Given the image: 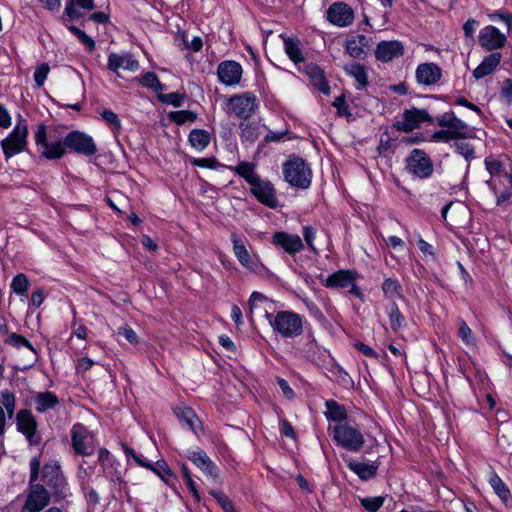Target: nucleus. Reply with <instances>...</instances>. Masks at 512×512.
Returning a JSON list of instances; mask_svg holds the SVG:
<instances>
[{
	"label": "nucleus",
	"mask_w": 512,
	"mask_h": 512,
	"mask_svg": "<svg viewBox=\"0 0 512 512\" xmlns=\"http://www.w3.org/2000/svg\"><path fill=\"white\" fill-rule=\"evenodd\" d=\"M275 332L285 338H294L302 334V317L291 311H280L270 321Z\"/></svg>",
	"instance_id": "nucleus-1"
},
{
	"label": "nucleus",
	"mask_w": 512,
	"mask_h": 512,
	"mask_svg": "<svg viewBox=\"0 0 512 512\" xmlns=\"http://www.w3.org/2000/svg\"><path fill=\"white\" fill-rule=\"evenodd\" d=\"M485 165L491 178L488 184L491 188H498L503 181L510 182L512 178V160L506 155L489 156L485 160Z\"/></svg>",
	"instance_id": "nucleus-2"
},
{
	"label": "nucleus",
	"mask_w": 512,
	"mask_h": 512,
	"mask_svg": "<svg viewBox=\"0 0 512 512\" xmlns=\"http://www.w3.org/2000/svg\"><path fill=\"white\" fill-rule=\"evenodd\" d=\"M285 180L297 188L306 189L311 183L312 171L301 158H292L284 164Z\"/></svg>",
	"instance_id": "nucleus-3"
},
{
	"label": "nucleus",
	"mask_w": 512,
	"mask_h": 512,
	"mask_svg": "<svg viewBox=\"0 0 512 512\" xmlns=\"http://www.w3.org/2000/svg\"><path fill=\"white\" fill-rule=\"evenodd\" d=\"M35 141L40 147L41 154L47 159L61 158L66 151L67 146L65 140L61 141L52 135V132H47L46 126L40 125L35 135Z\"/></svg>",
	"instance_id": "nucleus-4"
},
{
	"label": "nucleus",
	"mask_w": 512,
	"mask_h": 512,
	"mask_svg": "<svg viewBox=\"0 0 512 512\" xmlns=\"http://www.w3.org/2000/svg\"><path fill=\"white\" fill-rule=\"evenodd\" d=\"M333 439L349 451L357 452L364 444L363 434L348 424L336 425L332 429Z\"/></svg>",
	"instance_id": "nucleus-5"
},
{
	"label": "nucleus",
	"mask_w": 512,
	"mask_h": 512,
	"mask_svg": "<svg viewBox=\"0 0 512 512\" xmlns=\"http://www.w3.org/2000/svg\"><path fill=\"white\" fill-rule=\"evenodd\" d=\"M28 127L25 123H19L13 131L1 142L5 157L8 159L26 150Z\"/></svg>",
	"instance_id": "nucleus-6"
},
{
	"label": "nucleus",
	"mask_w": 512,
	"mask_h": 512,
	"mask_svg": "<svg viewBox=\"0 0 512 512\" xmlns=\"http://www.w3.org/2000/svg\"><path fill=\"white\" fill-rule=\"evenodd\" d=\"M407 169L419 178H427L433 173V163L423 150L414 149L407 158Z\"/></svg>",
	"instance_id": "nucleus-7"
},
{
	"label": "nucleus",
	"mask_w": 512,
	"mask_h": 512,
	"mask_svg": "<svg viewBox=\"0 0 512 512\" xmlns=\"http://www.w3.org/2000/svg\"><path fill=\"white\" fill-rule=\"evenodd\" d=\"M65 145L74 152L90 156L97 149L92 137L80 131H72L65 137Z\"/></svg>",
	"instance_id": "nucleus-8"
},
{
	"label": "nucleus",
	"mask_w": 512,
	"mask_h": 512,
	"mask_svg": "<svg viewBox=\"0 0 512 512\" xmlns=\"http://www.w3.org/2000/svg\"><path fill=\"white\" fill-rule=\"evenodd\" d=\"M49 501L48 491L39 484H32L22 512H40L49 504Z\"/></svg>",
	"instance_id": "nucleus-9"
},
{
	"label": "nucleus",
	"mask_w": 512,
	"mask_h": 512,
	"mask_svg": "<svg viewBox=\"0 0 512 512\" xmlns=\"http://www.w3.org/2000/svg\"><path fill=\"white\" fill-rule=\"evenodd\" d=\"M431 117L425 110L416 108L406 110L403 114V120L395 124L399 131L411 132L420 127L423 122H430Z\"/></svg>",
	"instance_id": "nucleus-10"
},
{
	"label": "nucleus",
	"mask_w": 512,
	"mask_h": 512,
	"mask_svg": "<svg viewBox=\"0 0 512 512\" xmlns=\"http://www.w3.org/2000/svg\"><path fill=\"white\" fill-rule=\"evenodd\" d=\"M72 444L76 453L90 455L93 453V437L87 429L78 424L72 429Z\"/></svg>",
	"instance_id": "nucleus-11"
},
{
	"label": "nucleus",
	"mask_w": 512,
	"mask_h": 512,
	"mask_svg": "<svg viewBox=\"0 0 512 512\" xmlns=\"http://www.w3.org/2000/svg\"><path fill=\"white\" fill-rule=\"evenodd\" d=\"M230 109L240 118H249L255 112L256 97L250 93L230 98Z\"/></svg>",
	"instance_id": "nucleus-12"
},
{
	"label": "nucleus",
	"mask_w": 512,
	"mask_h": 512,
	"mask_svg": "<svg viewBox=\"0 0 512 512\" xmlns=\"http://www.w3.org/2000/svg\"><path fill=\"white\" fill-rule=\"evenodd\" d=\"M328 20L337 26L345 27L352 23L354 18L353 10L343 2L332 4L327 11Z\"/></svg>",
	"instance_id": "nucleus-13"
},
{
	"label": "nucleus",
	"mask_w": 512,
	"mask_h": 512,
	"mask_svg": "<svg viewBox=\"0 0 512 512\" xmlns=\"http://www.w3.org/2000/svg\"><path fill=\"white\" fill-rule=\"evenodd\" d=\"M17 427L22 432L30 444H37L38 441L35 438V432L37 428V422L29 410H20L16 416Z\"/></svg>",
	"instance_id": "nucleus-14"
},
{
	"label": "nucleus",
	"mask_w": 512,
	"mask_h": 512,
	"mask_svg": "<svg viewBox=\"0 0 512 512\" xmlns=\"http://www.w3.org/2000/svg\"><path fill=\"white\" fill-rule=\"evenodd\" d=\"M272 242L291 255L300 252L304 247L303 241L298 235L288 234L286 232H276L273 235Z\"/></svg>",
	"instance_id": "nucleus-15"
},
{
	"label": "nucleus",
	"mask_w": 512,
	"mask_h": 512,
	"mask_svg": "<svg viewBox=\"0 0 512 512\" xmlns=\"http://www.w3.org/2000/svg\"><path fill=\"white\" fill-rule=\"evenodd\" d=\"M251 192L263 204L274 208L277 205L275 189L269 182L257 179L251 184Z\"/></svg>",
	"instance_id": "nucleus-16"
},
{
	"label": "nucleus",
	"mask_w": 512,
	"mask_h": 512,
	"mask_svg": "<svg viewBox=\"0 0 512 512\" xmlns=\"http://www.w3.org/2000/svg\"><path fill=\"white\" fill-rule=\"evenodd\" d=\"M217 75L222 83L226 85H233L240 81L242 68L235 61H224L219 64Z\"/></svg>",
	"instance_id": "nucleus-17"
},
{
	"label": "nucleus",
	"mask_w": 512,
	"mask_h": 512,
	"mask_svg": "<svg viewBox=\"0 0 512 512\" xmlns=\"http://www.w3.org/2000/svg\"><path fill=\"white\" fill-rule=\"evenodd\" d=\"M16 409V398L14 393L9 390H3L1 392V404H0V435L5 433L6 427V416L8 419H12Z\"/></svg>",
	"instance_id": "nucleus-18"
},
{
	"label": "nucleus",
	"mask_w": 512,
	"mask_h": 512,
	"mask_svg": "<svg viewBox=\"0 0 512 512\" xmlns=\"http://www.w3.org/2000/svg\"><path fill=\"white\" fill-rule=\"evenodd\" d=\"M479 41L486 49L494 50L504 46L506 37L494 26H486L481 31Z\"/></svg>",
	"instance_id": "nucleus-19"
},
{
	"label": "nucleus",
	"mask_w": 512,
	"mask_h": 512,
	"mask_svg": "<svg viewBox=\"0 0 512 512\" xmlns=\"http://www.w3.org/2000/svg\"><path fill=\"white\" fill-rule=\"evenodd\" d=\"M138 67V61L129 54L111 53L108 57V68L113 72L118 73L120 69L136 71Z\"/></svg>",
	"instance_id": "nucleus-20"
},
{
	"label": "nucleus",
	"mask_w": 512,
	"mask_h": 512,
	"mask_svg": "<svg viewBox=\"0 0 512 512\" xmlns=\"http://www.w3.org/2000/svg\"><path fill=\"white\" fill-rule=\"evenodd\" d=\"M438 124L441 127H445L452 136H455L457 139L464 138L466 133V124L458 119L454 113H445L438 118Z\"/></svg>",
	"instance_id": "nucleus-21"
},
{
	"label": "nucleus",
	"mask_w": 512,
	"mask_h": 512,
	"mask_svg": "<svg viewBox=\"0 0 512 512\" xmlns=\"http://www.w3.org/2000/svg\"><path fill=\"white\" fill-rule=\"evenodd\" d=\"M370 46V40L364 35L351 36L346 41V51L355 59L363 58Z\"/></svg>",
	"instance_id": "nucleus-22"
},
{
	"label": "nucleus",
	"mask_w": 512,
	"mask_h": 512,
	"mask_svg": "<svg viewBox=\"0 0 512 512\" xmlns=\"http://www.w3.org/2000/svg\"><path fill=\"white\" fill-rule=\"evenodd\" d=\"M233 251L239 262L247 269L255 271L257 269V261L247 250L244 242L237 237H233Z\"/></svg>",
	"instance_id": "nucleus-23"
},
{
	"label": "nucleus",
	"mask_w": 512,
	"mask_h": 512,
	"mask_svg": "<svg viewBox=\"0 0 512 512\" xmlns=\"http://www.w3.org/2000/svg\"><path fill=\"white\" fill-rule=\"evenodd\" d=\"M441 76L440 68L434 63H424L418 66L416 78L419 83L431 85L436 83Z\"/></svg>",
	"instance_id": "nucleus-24"
},
{
	"label": "nucleus",
	"mask_w": 512,
	"mask_h": 512,
	"mask_svg": "<svg viewBox=\"0 0 512 512\" xmlns=\"http://www.w3.org/2000/svg\"><path fill=\"white\" fill-rule=\"evenodd\" d=\"M402 49V45L397 41H383L377 46L376 57L381 61L388 62L401 55Z\"/></svg>",
	"instance_id": "nucleus-25"
},
{
	"label": "nucleus",
	"mask_w": 512,
	"mask_h": 512,
	"mask_svg": "<svg viewBox=\"0 0 512 512\" xmlns=\"http://www.w3.org/2000/svg\"><path fill=\"white\" fill-rule=\"evenodd\" d=\"M355 282L354 273L349 270H340L330 275L325 286L328 288H348Z\"/></svg>",
	"instance_id": "nucleus-26"
},
{
	"label": "nucleus",
	"mask_w": 512,
	"mask_h": 512,
	"mask_svg": "<svg viewBox=\"0 0 512 512\" xmlns=\"http://www.w3.org/2000/svg\"><path fill=\"white\" fill-rule=\"evenodd\" d=\"M188 458L200 468L208 477L217 479L218 469L211 460L202 452H192Z\"/></svg>",
	"instance_id": "nucleus-27"
},
{
	"label": "nucleus",
	"mask_w": 512,
	"mask_h": 512,
	"mask_svg": "<svg viewBox=\"0 0 512 512\" xmlns=\"http://www.w3.org/2000/svg\"><path fill=\"white\" fill-rule=\"evenodd\" d=\"M501 61L500 53H493L486 57L482 63L473 71V75L476 79L483 78L491 74Z\"/></svg>",
	"instance_id": "nucleus-28"
},
{
	"label": "nucleus",
	"mask_w": 512,
	"mask_h": 512,
	"mask_svg": "<svg viewBox=\"0 0 512 512\" xmlns=\"http://www.w3.org/2000/svg\"><path fill=\"white\" fill-rule=\"evenodd\" d=\"M305 71L315 87L325 94L329 93V86L325 80L323 71L318 66L312 64L307 65Z\"/></svg>",
	"instance_id": "nucleus-29"
},
{
	"label": "nucleus",
	"mask_w": 512,
	"mask_h": 512,
	"mask_svg": "<svg viewBox=\"0 0 512 512\" xmlns=\"http://www.w3.org/2000/svg\"><path fill=\"white\" fill-rule=\"evenodd\" d=\"M267 303L268 299L263 294L259 292H253L249 300L250 318L252 319L254 314H264L265 317L269 318L270 314L265 307Z\"/></svg>",
	"instance_id": "nucleus-30"
},
{
	"label": "nucleus",
	"mask_w": 512,
	"mask_h": 512,
	"mask_svg": "<svg viewBox=\"0 0 512 512\" xmlns=\"http://www.w3.org/2000/svg\"><path fill=\"white\" fill-rule=\"evenodd\" d=\"M175 413L180 421L185 423L190 430L196 432L200 427V420L191 408L177 407Z\"/></svg>",
	"instance_id": "nucleus-31"
},
{
	"label": "nucleus",
	"mask_w": 512,
	"mask_h": 512,
	"mask_svg": "<svg viewBox=\"0 0 512 512\" xmlns=\"http://www.w3.org/2000/svg\"><path fill=\"white\" fill-rule=\"evenodd\" d=\"M489 483L493 490L495 491V493L500 497V499L504 503H507L511 499L509 489L497 474H491L489 478Z\"/></svg>",
	"instance_id": "nucleus-32"
},
{
	"label": "nucleus",
	"mask_w": 512,
	"mask_h": 512,
	"mask_svg": "<svg viewBox=\"0 0 512 512\" xmlns=\"http://www.w3.org/2000/svg\"><path fill=\"white\" fill-rule=\"evenodd\" d=\"M284 47H285L286 54L295 64H298V63L304 61V57L302 54V50H301L299 41H295L290 38L285 39Z\"/></svg>",
	"instance_id": "nucleus-33"
},
{
	"label": "nucleus",
	"mask_w": 512,
	"mask_h": 512,
	"mask_svg": "<svg viewBox=\"0 0 512 512\" xmlns=\"http://www.w3.org/2000/svg\"><path fill=\"white\" fill-rule=\"evenodd\" d=\"M348 467L363 480L372 478L377 471V467L374 465L362 464L355 461H349Z\"/></svg>",
	"instance_id": "nucleus-34"
},
{
	"label": "nucleus",
	"mask_w": 512,
	"mask_h": 512,
	"mask_svg": "<svg viewBox=\"0 0 512 512\" xmlns=\"http://www.w3.org/2000/svg\"><path fill=\"white\" fill-rule=\"evenodd\" d=\"M190 144L198 149H205L210 143V134L205 130H193L189 135Z\"/></svg>",
	"instance_id": "nucleus-35"
},
{
	"label": "nucleus",
	"mask_w": 512,
	"mask_h": 512,
	"mask_svg": "<svg viewBox=\"0 0 512 512\" xmlns=\"http://www.w3.org/2000/svg\"><path fill=\"white\" fill-rule=\"evenodd\" d=\"M36 409L44 412L48 409L55 407L58 404V399L50 392L39 393L35 399Z\"/></svg>",
	"instance_id": "nucleus-36"
},
{
	"label": "nucleus",
	"mask_w": 512,
	"mask_h": 512,
	"mask_svg": "<svg viewBox=\"0 0 512 512\" xmlns=\"http://www.w3.org/2000/svg\"><path fill=\"white\" fill-rule=\"evenodd\" d=\"M326 407H327L326 414H327L328 419L335 421V422H340V421H343L344 419H346L347 413H346L345 408L343 406L339 405L336 401H334V400L327 401Z\"/></svg>",
	"instance_id": "nucleus-37"
},
{
	"label": "nucleus",
	"mask_w": 512,
	"mask_h": 512,
	"mask_svg": "<svg viewBox=\"0 0 512 512\" xmlns=\"http://www.w3.org/2000/svg\"><path fill=\"white\" fill-rule=\"evenodd\" d=\"M497 196V205L504 204L512 196V178L510 182L503 181L498 188H491Z\"/></svg>",
	"instance_id": "nucleus-38"
},
{
	"label": "nucleus",
	"mask_w": 512,
	"mask_h": 512,
	"mask_svg": "<svg viewBox=\"0 0 512 512\" xmlns=\"http://www.w3.org/2000/svg\"><path fill=\"white\" fill-rule=\"evenodd\" d=\"M11 287L18 295H26L29 288V280L26 275L19 273L13 278Z\"/></svg>",
	"instance_id": "nucleus-39"
},
{
	"label": "nucleus",
	"mask_w": 512,
	"mask_h": 512,
	"mask_svg": "<svg viewBox=\"0 0 512 512\" xmlns=\"http://www.w3.org/2000/svg\"><path fill=\"white\" fill-rule=\"evenodd\" d=\"M382 291L386 297L391 299L395 298L396 296H401L400 284L391 278H388L383 282Z\"/></svg>",
	"instance_id": "nucleus-40"
},
{
	"label": "nucleus",
	"mask_w": 512,
	"mask_h": 512,
	"mask_svg": "<svg viewBox=\"0 0 512 512\" xmlns=\"http://www.w3.org/2000/svg\"><path fill=\"white\" fill-rule=\"evenodd\" d=\"M236 171L239 175H241L245 180L251 185L254 183L259 177L254 174V166L248 162H241Z\"/></svg>",
	"instance_id": "nucleus-41"
},
{
	"label": "nucleus",
	"mask_w": 512,
	"mask_h": 512,
	"mask_svg": "<svg viewBox=\"0 0 512 512\" xmlns=\"http://www.w3.org/2000/svg\"><path fill=\"white\" fill-rule=\"evenodd\" d=\"M170 120L177 124H184L186 122H193L196 119V115L191 111H175L169 114Z\"/></svg>",
	"instance_id": "nucleus-42"
},
{
	"label": "nucleus",
	"mask_w": 512,
	"mask_h": 512,
	"mask_svg": "<svg viewBox=\"0 0 512 512\" xmlns=\"http://www.w3.org/2000/svg\"><path fill=\"white\" fill-rule=\"evenodd\" d=\"M458 336L462 339V341L467 345L474 344V336L470 327L464 322L459 321L458 323Z\"/></svg>",
	"instance_id": "nucleus-43"
},
{
	"label": "nucleus",
	"mask_w": 512,
	"mask_h": 512,
	"mask_svg": "<svg viewBox=\"0 0 512 512\" xmlns=\"http://www.w3.org/2000/svg\"><path fill=\"white\" fill-rule=\"evenodd\" d=\"M360 502L362 506L370 511V512H376L379 510V508L384 503V497H367L360 499Z\"/></svg>",
	"instance_id": "nucleus-44"
},
{
	"label": "nucleus",
	"mask_w": 512,
	"mask_h": 512,
	"mask_svg": "<svg viewBox=\"0 0 512 512\" xmlns=\"http://www.w3.org/2000/svg\"><path fill=\"white\" fill-rule=\"evenodd\" d=\"M140 84L144 87L153 88L155 90L162 89V86L155 73L147 72L140 78Z\"/></svg>",
	"instance_id": "nucleus-45"
},
{
	"label": "nucleus",
	"mask_w": 512,
	"mask_h": 512,
	"mask_svg": "<svg viewBox=\"0 0 512 512\" xmlns=\"http://www.w3.org/2000/svg\"><path fill=\"white\" fill-rule=\"evenodd\" d=\"M389 318H390V326L394 331H397L404 322V317L399 312V309L396 304H393L390 312H389Z\"/></svg>",
	"instance_id": "nucleus-46"
},
{
	"label": "nucleus",
	"mask_w": 512,
	"mask_h": 512,
	"mask_svg": "<svg viewBox=\"0 0 512 512\" xmlns=\"http://www.w3.org/2000/svg\"><path fill=\"white\" fill-rule=\"evenodd\" d=\"M211 494L217 500L224 512H236L231 500L222 492L212 491Z\"/></svg>",
	"instance_id": "nucleus-47"
},
{
	"label": "nucleus",
	"mask_w": 512,
	"mask_h": 512,
	"mask_svg": "<svg viewBox=\"0 0 512 512\" xmlns=\"http://www.w3.org/2000/svg\"><path fill=\"white\" fill-rule=\"evenodd\" d=\"M118 334L124 336V338L130 343V344H138L139 343V337L137 333L127 324L122 325L118 329Z\"/></svg>",
	"instance_id": "nucleus-48"
},
{
	"label": "nucleus",
	"mask_w": 512,
	"mask_h": 512,
	"mask_svg": "<svg viewBox=\"0 0 512 512\" xmlns=\"http://www.w3.org/2000/svg\"><path fill=\"white\" fill-rule=\"evenodd\" d=\"M159 99L163 103L171 104L175 107H180L183 103L184 97L182 94L173 92L168 94H160Z\"/></svg>",
	"instance_id": "nucleus-49"
},
{
	"label": "nucleus",
	"mask_w": 512,
	"mask_h": 512,
	"mask_svg": "<svg viewBox=\"0 0 512 512\" xmlns=\"http://www.w3.org/2000/svg\"><path fill=\"white\" fill-rule=\"evenodd\" d=\"M6 342L9 343L10 345L14 346V347H17V348H19L20 346H26L30 350H33V347L29 343V341L26 338H24L23 336L18 335L16 333L10 334L8 336Z\"/></svg>",
	"instance_id": "nucleus-50"
},
{
	"label": "nucleus",
	"mask_w": 512,
	"mask_h": 512,
	"mask_svg": "<svg viewBox=\"0 0 512 512\" xmlns=\"http://www.w3.org/2000/svg\"><path fill=\"white\" fill-rule=\"evenodd\" d=\"M49 71H50V68H49L48 64H46V63H43L36 68V71L34 73V80L39 87L44 84V81H45Z\"/></svg>",
	"instance_id": "nucleus-51"
},
{
	"label": "nucleus",
	"mask_w": 512,
	"mask_h": 512,
	"mask_svg": "<svg viewBox=\"0 0 512 512\" xmlns=\"http://www.w3.org/2000/svg\"><path fill=\"white\" fill-rule=\"evenodd\" d=\"M349 73L355 77L358 83L364 85L366 83V73L362 66L352 65L349 69Z\"/></svg>",
	"instance_id": "nucleus-52"
},
{
	"label": "nucleus",
	"mask_w": 512,
	"mask_h": 512,
	"mask_svg": "<svg viewBox=\"0 0 512 512\" xmlns=\"http://www.w3.org/2000/svg\"><path fill=\"white\" fill-rule=\"evenodd\" d=\"M303 236H304V240H305L306 244L309 246V248L313 251H316V249L314 247V239L316 236L315 229L311 226H305L303 228Z\"/></svg>",
	"instance_id": "nucleus-53"
},
{
	"label": "nucleus",
	"mask_w": 512,
	"mask_h": 512,
	"mask_svg": "<svg viewBox=\"0 0 512 512\" xmlns=\"http://www.w3.org/2000/svg\"><path fill=\"white\" fill-rule=\"evenodd\" d=\"M102 118L110 125H112L113 127L119 129L120 128V120L118 118V116L111 110H103L102 113Z\"/></svg>",
	"instance_id": "nucleus-54"
},
{
	"label": "nucleus",
	"mask_w": 512,
	"mask_h": 512,
	"mask_svg": "<svg viewBox=\"0 0 512 512\" xmlns=\"http://www.w3.org/2000/svg\"><path fill=\"white\" fill-rule=\"evenodd\" d=\"M94 364V361L88 357H82L78 359L76 363V370L78 373H84L88 371Z\"/></svg>",
	"instance_id": "nucleus-55"
},
{
	"label": "nucleus",
	"mask_w": 512,
	"mask_h": 512,
	"mask_svg": "<svg viewBox=\"0 0 512 512\" xmlns=\"http://www.w3.org/2000/svg\"><path fill=\"white\" fill-rule=\"evenodd\" d=\"M431 139H432V141H436V142H439V141L448 142L450 140L457 139V138L455 136H452V134L448 130L445 129V130L435 132L432 135Z\"/></svg>",
	"instance_id": "nucleus-56"
},
{
	"label": "nucleus",
	"mask_w": 512,
	"mask_h": 512,
	"mask_svg": "<svg viewBox=\"0 0 512 512\" xmlns=\"http://www.w3.org/2000/svg\"><path fill=\"white\" fill-rule=\"evenodd\" d=\"M489 17L492 21L501 20V21L507 23L508 27H510L512 25V14H510V13L501 11V12H496L494 14H490Z\"/></svg>",
	"instance_id": "nucleus-57"
},
{
	"label": "nucleus",
	"mask_w": 512,
	"mask_h": 512,
	"mask_svg": "<svg viewBox=\"0 0 512 512\" xmlns=\"http://www.w3.org/2000/svg\"><path fill=\"white\" fill-rule=\"evenodd\" d=\"M183 42L187 49H191L194 52H198L202 48V39L199 37H194L190 42L186 40L185 36H183Z\"/></svg>",
	"instance_id": "nucleus-58"
},
{
	"label": "nucleus",
	"mask_w": 512,
	"mask_h": 512,
	"mask_svg": "<svg viewBox=\"0 0 512 512\" xmlns=\"http://www.w3.org/2000/svg\"><path fill=\"white\" fill-rule=\"evenodd\" d=\"M65 15L70 19H77L81 16L73 1L68 0L65 8Z\"/></svg>",
	"instance_id": "nucleus-59"
},
{
	"label": "nucleus",
	"mask_w": 512,
	"mask_h": 512,
	"mask_svg": "<svg viewBox=\"0 0 512 512\" xmlns=\"http://www.w3.org/2000/svg\"><path fill=\"white\" fill-rule=\"evenodd\" d=\"M45 298L44 290L41 288L36 289L31 295L32 305L39 307Z\"/></svg>",
	"instance_id": "nucleus-60"
},
{
	"label": "nucleus",
	"mask_w": 512,
	"mask_h": 512,
	"mask_svg": "<svg viewBox=\"0 0 512 512\" xmlns=\"http://www.w3.org/2000/svg\"><path fill=\"white\" fill-rule=\"evenodd\" d=\"M192 163L195 166L206 167V168H214L216 166L215 158H202V159H194Z\"/></svg>",
	"instance_id": "nucleus-61"
},
{
	"label": "nucleus",
	"mask_w": 512,
	"mask_h": 512,
	"mask_svg": "<svg viewBox=\"0 0 512 512\" xmlns=\"http://www.w3.org/2000/svg\"><path fill=\"white\" fill-rule=\"evenodd\" d=\"M355 347L357 348L358 351H360L362 354H364L366 356L374 357V358L378 357V354L371 347H369L366 344L356 343Z\"/></svg>",
	"instance_id": "nucleus-62"
},
{
	"label": "nucleus",
	"mask_w": 512,
	"mask_h": 512,
	"mask_svg": "<svg viewBox=\"0 0 512 512\" xmlns=\"http://www.w3.org/2000/svg\"><path fill=\"white\" fill-rule=\"evenodd\" d=\"M278 384L282 390L283 395L288 398L292 399L294 397V392L292 388L288 385V383L284 379H278Z\"/></svg>",
	"instance_id": "nucleus-63"
},
{
	"label": "nucleus",
	"mask_w": 512,
	"mask_h": 512,
	"mask_svg": "<svg viewBox=\"0 0 512 512\" xmlns=\"http://www.w3.org/2000/svg\"><path fill=\"white\" fill-rule=\"evenodd\" d=\"M502 96L508 104H512V80H507L502 91Z\"/></svg>",
	"instance_id": "nucleus-64"
}]
</instances>
